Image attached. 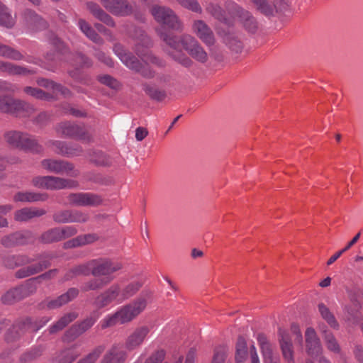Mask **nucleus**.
<instances>
[{
	"label": "nucleus",
	"mask_w": 363,
	"mask_h": 363,
	"mask_svg": "<svg viewBox=\"0 0 363 363\" xmlns=\"http://www.w3.org/2000/svg\"><path fill=\"white\" fill-rule=\"evenodd\" d=\"M133 38L139 40L140 42L135 45V52L138 55L144 62L145 65L143 66L140 61L132 53L127 51L121 44H115L113 52L121 60V61L129 69L140 73L145 78H152L155 72L150 67L149 64L162 66V60L154 56L147 49L150 45V38L145 34L140 28H135V33L131 34Z\"/></svg>",
	"instance_id": "obj_1"
},
{
	"label": "nucleus",
	"mask_w": 363,
	"mask_h": 363,
	"mask_svg": "<svg viewBox=\"0 0 363 363\" xmlns=\"http://www.w3.org/2000/svg\"><path fill=\"white\" fill-rule=\"evenodd\" d=\"M157 34L170 48L179 50L182 45L196 61L204 63L208 60V55L199 43L190 35H182L179 38L169 31L162 28L156 29Z\"/></svg>",
	"instance_id": "obj_2"
},
{
	"label": "nucleus",
	"mask_w": 363,
	"mask_h": 363,
	"mask_svg": "<svg viewBox=\"0 0 363 363\" xmlns=\"http://www.w3.org/2000/svg\"><path fill=\"white\" fill-rule=\"evenodd\" d=\"M147 305V298L141 295L133 301L118 308L115 313L105 316L99 325L101 329H106L116 325L129 323L145 311Z\"/></svg>",
	"instance_id": "obj_3"
},
{
	"label": "nucleus",
	"mask_w": 363,
	"mask_h": 363,
	"mask_svg": "<svg viewBox=\"0 0 363 363\" xmlns=\"http://www.w3.org/2000/svg\"><path fill=\"white\" fill-rule=\"evenodd\" d=\"M142 287L138 281L124 284H113L100 294L94 304L99 308H104L112 303L120 304L133 296Z\"/></svg>",
	"instance_id": "obj_4"
},
{
	"label": "nucleus",
	"mask_w": 363,
	"mask_h": 363,
	"mask_svg": "<svg viewBox=\"0 0 363 363\" xmlns=\"http://www.w3.org/2000/svg\"><path fill=\"white\" fill-rule=\"evenodd\" d=\"M56 273V269L50 270L36 278L27 280L23 284L19 286L9 290L1 296V299L2 303L4 304H13L30 296L36 291L37 281L50 279L52 277H54Z\"/></svg>",
	"instance_id": "obj_5"
},
{
	"label": "nucleus",
	"mask_w": 363,
	"mask_h": 363,
	"mask_svg": "<svg viewBox=\"0 0 363 363\" xmlns=\"http://www.w3.org/2000/svg\"><path fill=\"white\" fill-rule=\"evenodd\" d=\"M4 139L9 146L25 152L40 153L43 151V146L37 138L26 132L8 130L4 133Z\"/></svg>",
	"instance_id": "obj_6"
},
{
	"label": "nucleus",
	"mask_w": 363,
	"mask_h": 363,
	"mask_svg": "<svg viewBox=\"0 0 363 363\" xmlns=\"http://www.w3.org/2000/svg\"><path fill=\"white\" fill-rule=\"evenodd\" d=\"M150 12L159 24L177 32L184 30L182 21L171 8L155 4L150 8Z\"/></svg>",
	"instance_id": "obj_7"
},
{
	"label": "nucleus",
	"mask_w": 363,
	"mask_h": 363,
	"mask_svg": "<svg viewBox=\"0 0 363 363\" xmlns=\"http://www.w3.org/2000/svg\"><path fill=\"white\" fill-rule=\"evenodd\" d=\"M89 265L94 277H99L103 281L108 279L109 283L115 279L113 274L122 268L121 263L106 258L90 260Z\"/></svg>",
	"instance_id": "obj_8"
},
{
	"label": "nucleus",
	"mask_w": 363,
	"mask_h": 363,
	"mask_svg": "<svg viewBox=\"0 0 363 363\" xmlns=\"http://www.w3.org/2000/svg\"><path fill=\"white\" fill-rule=\"evenodd\" d=\"M55 130L62 137L71 138L85 143H89L91 140V135L84 127L70 121L58 123L55 127Z\"/></svg>",
	"instance_id": "obj_9"
},
{
	"label": "nucleus",
	"mask_w": 363,
	"mask_h": 363,
	"mask_svg": "<svg viewBox=\"0 0 363 363\" xmlns=\"http://www.w3.org/2000/svg\"><path fill=\"white\" fill-rule=\"evenodd\" d=\"M41 167L46 171L57 174H65L72 177L79 175V171L74 164L63 160L45 159L40 162Z\"/></svg>",
	"instance_id": "obj_10"
},
{
	"label": "nucleus",
	"mask_w": 363,
	"mask_h": 363,
	"mask_svg": "<svg viewBox=\"0 0 363 363\" xmlns=\"http://www.w3.org/2000/svg\"><path fill=\"white\" fill-rule=\"evenodd\" d=\"M78 230L74 225H65L55 227L44 232L40 237L41 242L48 244L57 242L74 236Z\"/></svg>",
	"instance_id": "obj_11"
},
{
	"label": "nucleus",
	"mask_w": 363,
	"mask_h": 363,
	"mask_svg": "<svg viewBox=\"0 0 363 363\" xmlns=\"http://www.w3.org/2000/svg\"><path fill=\"white\" fill-rule=\"evenodd\" d=\"M225 9L232 18L238 17L249 32L254 33L256 30L257 21L250 12L244 10L234 1L226 2Z\"/></svg>",
	"instance_id": "obj_12"
},
{
	"label": "nucleus",
	"mask_w": 363,
	"mask_h": 363,
	"mask_svg": "<svg viewBox=\"0 0 363 363\" xmlns=\"http://www.w3.org/2000/svg\"><path fill=\"white\" fill-rule=\"evenodd\" d=\"M48 319L43 320L41 325L35 327L31 322L30 318H26L23 320L17 321L13 325L11 329L6 335V340L8 342L18 340L25 333H33L38 330L43 325L48 322Z\"/></svg>",
	"instance_id": "obj_13"
},
{
	"label": "nucleus",
	"mask_w": 363,
	"mask_h": 363,
	"mask_svg": "<svg viewBox=\"0 0 363 363\" xmlns=\"http://www.w3.org/2000/svg\"><path fill=\"white\" fill-rule=\"evenodd\" d=\"M104 7L116 16H128L133 13L135 3L128 0H101Z\"/></svg>",
	"instance_id": "obj_14"
},
{
	"label": "nucleus",
	"mask_w": 363,
	"mask_h": 363,
	"mask_svg": "<svg viewBox=\"0 0 363 363\" xmlns=\"http://www.w3.org/2000/svg\"><path fill=\"white\" fill-rule=\"evenodd\" d=\"M150 331L151 327L147 325L136 327L125 339V349L128 351H133L141 347L147 340Z\"/></svg>",
	"instance_id": "obj_15"
},
{
	"label": "nucleus",
	"mask_w": 363,
	"mask_h": 363,
	"mask_svg": "<svg viewBox=\"0 0 363 363\" xmlns=\"http://www.w3.org/2000/svg\"><path fill=\"white\" fill-rule=\"evenodd\" d=\"M34 235L31 231H18L4 236L1 244L7 248L23 245L33 242Z\"/></svg>",
	"instance_id": "obj_16"
},
{
	"label": "nucleus",
	"mask_w": 363,
	"mask_h": 363,
	"mask_svg": "<svg viewBox=\"0 0 363 363\" xmlns=\"http://www.w3.org/2000/svg\"><path fill=\"white\" fill-rule=\"evenodd\" d=\"M67 200L70 205L76 206H97L102 203L101 196L93 193H72Z\"/></svg>",
	"instance_id": "obj_17"
},
{
	"label": "nucleus",
	"mask_w": 363,
	"mask_h": 363,
	"mask_svg": "<svg viewBox=\"0 0 363 363\" xmlns=\"http://www.w3.org/2000/svg\"><path fill=\"white\" fill-rule=\"evenodd\" d=\"M51 259V255L48 254L40 256L38 257L39 262L38 263L18 269L16 272V277L21 279L40 273L50 267V260Z\"/></svg>",
	"instance_id": "obj_18"
},
{
	"label": "nucleus",
	"mask_w": 363,
	"mask_h": 363,
	"mask_svg": "<svg viewBox=\"0 0 363 363\" xmlns=\"http://www.w3.org/2000/svg\"><path fill=\"white\" fill-rule=\"evenodd\" d=\"M192 31L206 45H212L215 43L213 31L202 20H195L192 23Z\"/></svg>",
	"instance_id": "obj_19"
},
{
	"label": "nucleus",
	"mask_w": 363,
	"mask_h": 363,
	"mask_svg": "<svg viewBox=\"0 0 363 363\" xmlns=\"http://www.w3.org/2000/svg\"><path fill=\"white\" fill-rule=\"evenodd\" d=\"M279 341L282 355L288 363H294V347L289 334L281 328L279 329Z\"/></svg>",
	"instance_id": "obj_20"
},
{
	"label": "nucleus",
	"mask_w": 363,
	"mask_h": 363,
	"mask_svg": "<svg viewBox=\"0 0 363 363\" xmlns=\"http://www.w3.org/2000/svg\"><path fill=\"white\" fill-rule=\"evenodd\" d=\"M0 72L10 76H28L35 72L28 67L21 66L8 61L0 60Z\"/></svg>",
	"instance_id": "obj_21"
},
{
	"label": "nucleus",
	"mask_w": 363,
	"mask_h": 363,
	"mask_svg": "<svg viewBox=\"0 0 363 363\" xmlns=\"http://www.w3.org/2000/svg\"><path fill=\"white\" fill-rule=\"evenodd\" d=\"M80 354L77 345H72L57 352L52 361L53 363H72Z\"/></svg>",
	"instance_id": "obj_22"
},
{
	"label": "nucleus",
	"mask_w": 363,
	"mask_h": 363,
	"mask_svg": "<svg viewBox=\"0 0 363 363\" xmlns=\"http://www.w3.org/2000/svg\"><path fill=\"white\" fill-rule=\"evenodd\" d=\"M79 294V290L76 288L69 289L66 293L60 295L57 298L52 300H46L45 303L48 309H55L70 302L74 299Z\"/></svg>",
	"instance_id": "obj_23"
},
{
	"label": "nucleus",
	"mask_w": 363,
	"mask_h": 363,
	"mask_svg": "<svg viewBox=\"0 0 363 363\" xmlns=\"http://www.w3.org/2000/svg\"><path fill=\"white\" fill-rule=\"evenodd\" d=\"M34 112V108L28 103L12 98L9 112L8 113L14 115L18 117H27L30 116Z\"/></svg>",
	"instance_id": "obj_24"
},
{
	"label": "nucleus",
	"mask_w": 363,
	"mask_h": 363,
	"mask_svg": "<svg viewBox=\"0 0 363 363\" xmlns=\"http://www.w3.org/2000/svg\"><path fill=\"white\" fill-rule=\"evenodd\" d=\"M305 337L308 354L312 357L319 355L321 352V345L315 330L308 328L305 333Z\"/></svg>",
	"instance_id": "obj_25"
},
{
	"label": "nucleus",
	"mask_w": 363,
	"mask_h": 363,
	"mask_svg": "<svg viewBox=\"0 0 363 363\" xmlns=\"http://www.w3.org/2000/svg\"><path fill=\"white\" fill-rule=\"evenodd\" d=\"M45 213L46 211L43 208L25 207L15 211L14 220L18 222H28L34 218L40 217Z\"/></svg>",
	"instance_id": "obj_26"
},
{
	"label": "nucleus",
	"mask_w": 363,
	"mask_h": 363,
	"mask_svg": "<svg viewBox=\"0 0 363 363\" xmlns=\"http://www.w3.org/2000/svg\"><path fill=\"white\" fill-rule=\"evenodd\" d=\"M127 352L118 345H113L104 355L100 363H124Z\"/></svg>",
	"instance_id": "obj_27"
},
{
	"label": "nucleus",
	"mask_w": 363,
	"mask_h": 363,
	"mask_svg": "<svg viewBox=\"0 0 363 363\" xmlns=\"http://www.w3.org/2000/svg\"><path fill=\"white\" fill-rule=\"evenodd\" d=\"M99 237L96 233H87L77 236L64 243L65 249H71L90 245L97 241Z\"/></svg>",
	"instance_id": "obj_28"
},
{
	"label": "nucleus",
	"mask_w": 363,
	"mask_h": 363,
	"mask_svg": "<svg viewBox=\"0 0 363 363\" xmlns=\"http://www.w3.org/2000/svg\"><path fill=\"white\" fill-rule=\"evenodd\" d=\"M257 340L260 347L264 363H277V358L274 356L272 345L267 337L262 333H259Z\"/></svg>",
	"instance_id": "obj_29"
},
{
	"label": "nucleus",
	"mask_w": 363,
	"mask_h": 363,
	"mask_svg": "<svg viewBox=\"0 0 363 363\" xmlns=\"http://www.w3.org/2000/svg\"><path fill=\"white\" fill-rule=\"evenodd\" d=\"M86 6L87 10H89V12L96 18L102 21L108 26H115V22L113 18L106 12H105L99 4L92 1H89L86 3Z\"/></svg>",
	"instance_id": "obj_30"
},
{
	"label": "nucleus",
	"mask_w": 363,
	"mask_h": 363,
	"mask_svg": "<svg viewBox=\"0 0 363 363\" xmlns=\"http://www.w3.org/2000/svg\"><path fill=\"white\" fill-rule=\"evenodd\" d=\"M48 189L50 190H58L63 189H75L79 186L76 180L65 179L58 177L49 176Z\"/></svg>",
	"instance_id": "obj_31"
},
{
	"label": "nucleus",
	"mask_w": 363,
	"mask_h": 363,
	"mask_svg": "<svg viewBox=\"0 0 363 363\" xmlns=\"http://www.w3.org/2000/svg\"><path fill=\"white\" fill-rule=\"evenodd\" d=\"M48 194L35 193L32 191H18L13 196L15 202H37L45 201L48 199Z\"/></svg>",
	"instance_id": "obj_32"
},
{
	"label": "nucleus",
	"mask_w": 363,
	"mask_h": 363,
	"mask_svg": "<svg viewBox=\"0 0 363 363\" xmlns=\"http://www.w3.org/2000/svg\"><path fill=\"white\" fill-rule=\"evenodd\" d=\"M206 11L212 15L215 18L225 25L230 26L232 24L233 21L231 18L226 17L225 12L222 8L216 4L209 3L206 7Z\"/></svg>",
	"instance_id": "obj_33"
},
{
	"label": "nucleus",
	"mask_w": 363,
	"mask_h": 363,
	"mask_svg": "<svg viewBox=\"0 0 363 363\" xmlns=\"http://www.w3.org/2000/svg\"><path fill=\"white\" fill-rule=\"evenodd\" d=\"M78 317L75 312H70L63 315L56 323L50 326L49 332L50 334L56 333L63 330L68 324L74 321Z\"/></svg>",
	"instance_id": "obj_34"
},
{
	"label": "nucleus",
	"mask_w": 363,
	"mask_h": 363,
	"mask_svg": "<svg viewBox=\"0 0 363 363\" xmlns=\"http://www.w3.org/2000/svg\"><path fill=\"white\" fill-rule=\"evenodd\" d=\"M0 57L14 61L24 59L23 55L18 50L0 42Z\"/></svg>",
	"instance_id": "obj_35"
},
{
	"label": "nucleus",
	"mask_w": 363,
	"mask_h": 363,
	"mask_svg": "<svg viewBox=\"0 0 363 363\" xmlns=\"http://www.w3.org/2000/svg\"><path fill=\"white\" fill-rule=\"evenodd\" d=\"M23 16L26 22L33 25L36 29H43L47 27L46 21L31 9H26Z\"/></svg>",
	"instance_id": "obj_36"
},
{
	"label": "nucleus",
	"mask_w": 363,
	"mask_h": 363,
	"mask_svg": "<svg viewBox=\"0 0 363 363\" xmlns=\"http://www.w3.org/2000/svg\"><path fill=\"white\" fill-rule=\"evenodd\" d=\"M78 26L82 32L91 41L95 43L102 44L103 40L91 28V26L84 19H79Z\"/></svg>",
	"instance_id": "obj_37"
},
{
	"label": "nucleus",
	"mask_w": 363,
	"mask_h": 363,
	"mask_svg": "<svg viewBox=\"0 0 363 363\" xmlns=\"http://www.w3.org/2000/svg\"><path fill=\"white\" fill-rule=\"evenodd\" d=\"M89 264L90 261L73 267L65 274V280H69L75 276L89 275L90 273L92 274V268Z\"/></svg>",
	"instance_id": "obj_38"
},
{
	"label": "nucleus",
	"mask_w": 363,
	"mask_h": 363,
	"mask_svg": "<svg viewBox=\"0 0 363 363\" xmlns=\"http://www.w3.org/2000/svg\"><path fill=\"white\" fill-rule=\"evenodd\" d=\"M88 160L90 162L99 166H109L111 164L110 157L101 151L90 152Z\"/></svg>",
	"instance_id": "obj_39"
},
{
	"label": "nucleus",
	"mask_w": 363,
	"mask_h": 363,
	"mask_svg": "<svg viewBox=\"0 0 363 363\" xmlns=\"http://www.w3.org/2000/svg\"><path fill=\"white\" fill-rule=\"evenodd\" d=\"M14 24L15 20L10 10L0 1V26L11 28Z\"/></svg>",
	"instance_id": "obj_40"
},
{
	"label": "nucleus",
	"mask_w": 363,
	"mask_h": 363,
	"mask_svg": "<svg viewBox=\"0 0 363 363\" xmlns=\"http://www.w3.org/2000/svg\"><path fill=\"white\" fill-rule=\"evenodd\" d=\"M67 58L71 60L72 65L77 68L89 67L92 65L91 60L81 53L74 55L69 54Z\"/></svg>",
	"instance_id": "obj_41"
},
{
	"label": "nucleus",
	"mask_w": 363,
	"mask_h": 363,
	"mask_svg": "<svg viewBox=\"0 0 363 363\" xmlns=\"http://www.w3.org/2000/svg\"><path fill=\"white\" fill-rule=\"evenodd\" d=\"M33 260L27 256H11L4 259V264L8 268H14L18 265L29 264Z\"/></svg>",
	"instance_id": "obj_42"
},
{
	"label": "nucleus",
	"mask_w": 363,
	"mask_h": 363,
	"mask_svg": "<svg viewBox=\"0 0 363 363\" xmlns=\"http://www.w3.org/2000/svg\"><path fill=\"white\" fill-rule=\"evenodd\" d=\"M235 361L236 362H243L247 354V343L242 337H239L235 346Z\"/></svg>",
	"instance_id": "obj_43"
},
{
	"label": "nucleus",
	"mask_w": 363,
	"mask_h": 363,
	"mask_svg": "<svg viewBox=\"0 0 363 363\" xmlns=\"http://www.w3.org/2000/svg\"><path fill=\"white\" fill-rule=\"evenodd\" d=\"M318 311L322 318L333 328H338V323L333 314L328 308L323 303L318 304Z\"/></svg>",
	"instance_id": "obj_44"
},
{
	"label": "nucleus",
	"mask_w": 363,
	"mask_h": 363,
	"mask_svg": "<svg viewBox=\"0 0 363 363\" xmlns=\"http://www.w3.org/2000/svg\"><path fill=\"white\" fill-rule=\"evenodd\" d=\"M23 92L26 95L32 96L37 99L49 100L50 99L52 98L50 94L43 91V90L38 88L32 87L29 86H25L23 88Z\"/></svg>",
	"instance_id": "obj_45"
},
{
	"label": "nucleus",
	"mask_w": 363,
	"mask_h": 363,
	"mask_svg": "<svg viewBox=\"0 0 363 363\" xmlns=\"http://www.w3.org/2000/svg\"><path fill=\"white\" fill-rule=\"evenodd\" d=\"M104 346L103 345L97 346L87 355L79 359L77 363H96L99 357L104 351Z\"/></svg>",
	"instance_id": "obj_46"
},
{
	"label": "nucleus",
	"mask_w": 363,
	"mask_h": 363,
	"mask_svg": "<svg viewBox=\"0 0 363 363\" xmlns=\"http://www.w3.org/2000/svg\"><path fill=\"white\" fill-rule=\"evenodd\" d=\"M83 333L79 328V326L76 324L72 325L64 334L62 337L63 342H69L74 340L79 336H80Z\"/></svg>",
	"instance_id": "obj_47"
},
{
	"label": "nucleus",
	"mask_w": 363,
	"mask_h": 363,
	"mask_svg": "<svg viewBox=\"0 0 363 363\" xmlns=\"http://www.w3.org/2000/svg\"><path fill=\"white\" fill-rule=\"evenodd\" d=\"M228 349L225 345H220L214 350L211 363H224L227 357Z\"/></svg>",
	"instance_id": "obj_48"
},
{
	"label": "nucleus",
	"mask_w": 363,
	"mask_h": 363,
	"mask_svg": "<svg viewBox=\"0 0 363 363\" xmlns=\"http://www.w3.org/2000/svg\"><path fill=\"white\" fill-rule=\"evenodd\" d=\"M145 92L152 99L162 101L165 98V92L162 90H159L149 84H145L143 88Z\"/></svg>",
	"instance_id": "obj_49"
},
{
	"label": "nucleus",
	"mask_w": 363,
	"mask_h": 363,
	"mask_svg": "<svg viewBox=\"0 0 363 363\" xmlns=\"http://www.w3.org/2000/svg\"><path fill=\"white\" fill-rule=\"evenodd\" d=\"M257 9L265 16H269L273 13L274 8L266 0H250Z\"/></svg>",
	"instance_id": "obj_50"
},
{
	"label": "nucleus",
	"mask_w": 363,
	"mask_h": 363,
	"mask_svg": "<svg viewBox=\"0 0 363 363\" xmlns=\"http://www.w3.org/2000/svg\"><path fill=\"white\" fill-rule=\"evenodd\" d=\"M109 284V280H101L100 278L91 279L84 284L82 289L85 291L96 290Z\"/></svg>",
	"instance_id": "obj_51"
},
{
	"label": "nucleus",
	"mask_w": 363,
	"mask_h": 363,
	"mask_svg": "<svg viewBox=\"0 0 363 363\" xmlns=\"http://www.w3.org/2000/svg\"><path fill=\"white\" fill-rule=\"evenodd\" d=\"M177 1L184 9L198 13H202V8L197 0H177Z\"/></svg>",
	"instance_id": "obj_52"
},
{
	"label": "nucleus",
	"mask_w": 363,
	"mask_h": 363,
	"mask_svg": "<svg viewBox=\"0 0 363 363\" xmlns=\"http://www.w3.org/2000/svg\"><path fill=\"white\" fill-rule=\"evenodd\" d=\"M71 210L60 211L53 214V220L57 223H70L72 219Z\"/></svg>",
	"instance_id": "obj_53"
},
{
	"label": "nucleus",
	"mask_w": 363,
	"mask_h": 363,
	"mask_svg": "<svg viewBox=\"0 0 363 363\" xmlns=\"http://www.w3.org/2000/svg\"><path fill=\"white\" fill-rule=\"evenodd\" d=\"M323 333H325L324 338L327 347L331 351L338 352L340 351L339 344L334 335L328 330H324Z\"/></svg>",
	"instance_id": "obj_54"
},
{
	"label": "nucleus",
	"mask_w": 363,
	"mask_h": 363,
	"mask_svg": "<svg viewBox=\"0 0 363 363\" xmlns=\"http://www.w3.org/2000/svg\"><path fill=\"white\" fill-rule=\"evenodd\" d=\"M43 352V348L41 347H36L32 348L30 350L25 352L21 357V362H27L31 361L40 356Z\"/></svg>",
	"instance_id": "obj_55"
},
{
	"label": "nucleus",
	"mask_w": 363,
	"mask_h": 363,
	"mask_svg": "<svg viewBox=\"0 0 363 363\" xmlns=\"http://www.w3.org/2000/svg\"><path fill=\"white\" fill-rule=\"evenodd\" d=\"M89 220V215L88 213L79 211L73 210L72 211V219L70 223H84Z\"/></svg>",
	"instance_id": "obj_56"
},
{
	"label": "nucleus",
	"mask_w": 363,
	"mask_h": 363,
	"mask_svg": "<svg viewBox=\"0 0 363 363\" xmlns=\"http://www.w3.org/2000/svg\"><path fill=\"white\" fill-rule=\"evenodd\" d=\"M98 80L101 84L113 89H117L120 86V83L116 79L108 74L99 76Z\"/></svg>",
	"instance_id": "obj_57"
},
{
	"label": "nucleus",
	"mask_w": 363,
	"mask_h": 363,
	"mask_svg": "<svg viewBox=\"0 0 363 363\" xmlns=\"http://www.w3.org/2000/svg\"><path fill=\"white\" fill-rule=\"evenodd\" d=\"M98 318V315H90L89 317L85 318L83 321L77 323V325L84 333L94 325Z\"/></svg>",
	"instance_id": "obj_58"
},
{
	"label": "nucleus",
	"mask_w": 363,
	"mask_h": 363,
	"mask_svg": "<svg viewBox=\"0 0 363 363\" xmlns=\"http://www.w3.org/2000/svg\"><path fill=\"white\" fill-rule=\"evenodd\" d=\"M68 153H64L65 157L78 156L82 152V148L80 145L72 143H67L66 150Z\"/></svg>",
	"instance_id": "obj_59"
},
{
	"label": "nucleus",
	"mask_w": 363,
	"mask_h": 363,
	"mask_svg": "<svg viewBox=\"0 0 363 363\" xmlns=\"http://www.w3.org/2000/svg\"><path fill=\"white\" fill-rule=\"evenodd\" d=\"M165 357L164 350L154 352L145 362V363H162Z\"/></svg>",
	"instance_id": "obj_60"
},
{
	"label": "nucleus",
	"mask_w": 363,
	"mask_h": 363,
	"mask_svg": "<svg viewBox=\"0 0 363 363\" xmlns=\"http://www.w3.org/2000/svg\"><path fill=\"white\" fill-rule=\"evenodd\" d=\"M49 176H38L32 179V184L39 189H48Z\"/></svg>",
	"instance_id": "obj_61"
},
{
	"label": "nucleus",
	"mask_w": 363,
	"mask_h": 363,
	"mask_svg": "<svg viewBox=\"0 0 363 363\" xmlns=\"http://www.w3.org/2000/svg\"><path fill=\"white\" fill-rule=\"evenodd\" d=\"M17 91V86L4 79H0V92L14 94Z\"/></svg>",
	"instance_id": "obj_62"
},
{
	"label": "nucleus",
	"mask_w": 363,
	"mask_h": 363,
	"mask_svg": "<svg viewBox=\"0 0 363 363\" xmlns=\"http://www.w3.org/2000/svg\"><path fill=\"white\" fill-rule=\"evenodd\" d=\"M13 97L8 95H0V112L8 113Z\"/></svg>",
	"instance_id": "obj_63"
},
{
	"label": "nucleus",
	"mask_w": 363,
	"mask_h": 363,
	"mask_svg": "<svg viewBox=\"0 0 363 363\" xmlns=\"http://www.w3.org/2000/svg\"><path fill=\"white\" fill-rule=\"evenodd\" d=\"M50 144L54 147V151L59 155H64V153H68L66 150L67 143L59 140H52Z\"/></svg>",
	"instance_id": "obj_64"
}]
</instances>
